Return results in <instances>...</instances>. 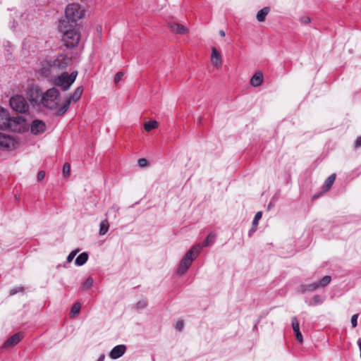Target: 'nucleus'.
<instances>
[{
    "mask_svg": "<svg viewBox=\"0 0 361 361\" xmlns=\"http://www.w3.org/2000/svg\"><path fill=\"white\" fill-rule=\"evenodd\" d=\"M76 25L69 24L66 20H62L59 22V28L63 33L62 41L64 45L68 48L76 47L80 39V34L75 29Z\"/></svg>",
    "mask_w": 361,
    "mask_h": 361,
    "instance_id": "obj_1",
    "label": "nucleus"
},
{
    "mask_svg": "<svg viewBox=\"0 0 361 361\" xmlns=\"http://www.w3.org/2000/svg\"><path fill=\"white\" fill-rule=\"evenodd\" d=\"M60 102V92L56 87H51L43 93L41 105L49 109H55Z\"/></svg>",
    "mask_w": 361,
    "mask_h": 361,
    "instance_id": "obj_2",
    "label": "nucleus"
},
{
    "mask_svg": "<svg viewBox=\"0 0 361 361\" xmlns=\"http://www.w3.org/2000/svg\"><path fill=\"white\" fill-rule=\"evenodd\" d=\"M84 10L78 4H69L65 11L66 18L69 24L76 25V22L84 16Z\"/></svg>",
    "mask_w": 361,
    "mask_h": 361,
    "instance_id": "obj_3",
    "label": "nucleus"
},
{
    "mask_svg": "<svg viewBox=\"0 0 361 361\" xmlns=\"http://www.w3.org/2000/svg\"><path fill=\"white\" fill-rule=\"evenodd\" d=\"M78 75L77 71H73L71 74L67 72L63 73L54 80V85L61 87L62 90H68L71 85L74 82Z\"/></svg>",
    "mask_w": 361,
    "mask_h": 361,
    "instance_id": "obj_4",
    "label": "nucleus"
},
{
    "mask_svg": "<svg viewBox=\"0 0 361 361\" xmlns=\"http://www.w3.org/2000/svg\"><path fill=\"white\" fill-rule=\"evenodd\" d=\"M10 105L14 111L20 113H25L29 109L27 101L19 94L14 95L10 99Z\"/></svg>",
    "mask_w": 361,
    "mask_h": 361,
    "instance_id": "obj_5",
    "label": "nucleus"
},
{
    "mask_svg": "<svg viewBox=\"0 0 361 361\" xmlns=\"http://www.w3.org/2000/svg\"><path fill=\"white\" fill-rule=\"evenodd\" d=\"M43 93L37 85H31L27 90V97L32 104L41 105Z\"/></svg>",
    "mask_w": 361,
    "mask_h": 361,
    "instance_id": "obj_6",
    "label": "nucleus"
},
{
    "mask_svg": "<svg viewBox=\"0 0 361 361\" xmlns=\"http://www.w3.org/2000/svg\"><path fill=\"white\" fill-rule=\"evenodd\" d=\"M17 142L10 135L0 133V149L11 151L16 147Z\"/></svg>",
    "mask_w": 361,
    "mask_h": 361,
    "instance_id": "obj_7",
    "label": "nucleus"
},
{
    "mask_svg": "<svg viewBox=\"0 0 361 361\" xmlns=\"http://www.w3.org/2000/svg\"><path fill=\"white\" fill-rule=\"evenodd\" d=\"M24 120L20 117H9L8 122L3 129L9 130L15 133H19L22 130Z\"/></svg>",
    "mask_w": 361,
    "mask_h": 361,
    "instance_id": "obj_8",
    "label": "nucleus"
},
{
    "mask_svg": "<svg viewBox=\"0 0 361 361\" xmlns=\"http://www.w3.org/2000/svg\"><path fill=\"white\" fill-rule=\"evenodd\" d=\"M71 63V59L66 56L61 55L59 57H57L56 59H55L53 62V67L57 68L58 69L62 70L65 69Z\"/></svg>",
    "mask_w": 361,
    "mask_h": 361,
    "instance_id": "obj_9",
    "label": "nucleus"
},
{
    "mask_svg": "<svg viewBox=\"0 0 361 361\" xmlns=\"http://www.w3.org/2000/svg\"><path fill=\"white\" fill-rule=\"evenodd\" d=\"M46 130L45 123L39 120L32 121L30 127L31 133L34 135H39L44 133Z\"/></svg>",
    "mask_w": 361,
    "mask_h": 361,
    "instance_id": "obj_10",
    "label": "nucleus"
},
{
    "mask_svg": "<svg viewBox=\"0 0 361 361\" xmlns=\"http://www.w3.org/2000/svg\"><path fill=\"white\" fill-rule=\"evenodd\" d=\"M211 63L217 68H219L222 65L221 55L215 47L212 48Z\"/></svg>",
    "mask_w": 361,
    "mask_h": 361,
    "instance_id": "obj_11",
    "label": "nucleus"
},
{
    "mask_svg": "<svg viewBox=\"0 0 361 361\" xmlns=\"http://www.w3.org/2000/svg\"><path fill=\"white\" fill-rule=\"evenodd\" d=\"M192 258H188V257H184L180 261V265L178 268L177 272L178 274H185L188 269L190 268V265L192 264Z\"/></svg>",
    "mask_w": 361,
    "mask_h": 361,
    "instance_id": "obj_12",
    "label": "nucleus"
},
{
    "mask_svg": "<svg viewBox=\"0 0 361 361\" xmlns=\"http://www.w3.org/2000/svg\"><path fill=\"white\" fill-rule=\"evenodd\" d=\"M23 338V334L18 332L11 336L4 344V348H10L17 345Z\"/></svg>",
    "mask_w": 361,
    "mask_h": 361,
    "instance_id": "obj_13",
    "label": "nucleus"
},
{
    "mask_svg": "<svg viewBox=\"0 0 361 361\" xmlns=\"http://www.w3.org/2000/svg\"><path fill=\"white\" fill-rule=\"evenodd\" d=\"M126 350V347L125 345H118L111 350L109 356L114 360L118 359L125 353Z\"/></svg>",
    "mask_w": 361,
    "mask_h": 361,
    "instance_id": "obj_14",
    "label": "nucleus"
},
{
    "mask_svg": "<svg viewBox=\"0 0 361 361\" xmlns=\"http://www.w3.org/2000/svg\"><path fill=\"white\" fill-rule=\"evenodd\" d=\"M202 249V246H201V244H196L193 245L185 255V257H188V258H192V261L195 259L199 254L201 252V250Z\"/></svg>",
    "mask_w": 361,
    "mask_h": 361,
    "instance_id": "obj_15",
    "label": "nucleus"
},
{
    "mask_svg": "<svg viewBox=\"0 0 361 361\" xmlns=\"http://www.w3.org/2000/svg\"><path fill=\"white\" fill-rule=\"evenodd\" d=\"M170 30L176 34H185L188 32V29L183 25L171 23L169 24Z\"/></svg>",
    "mask_w": 361,
    "mask_h": 361,
    "instance_id": "obj_16",
    "label": "nucleus"
},
{
    "mask_svg": "<svg viewBox=\"0 0 361 361\" xmlns=\"http://www.w3.org/2000/svg\"><path fill=\"white\" fill-rule=\"evenodd\" d=\"M42 68L39 70V73L44 77H47L51 73V68L53 65H51L49 61H44L42 63Z\"/></svg>",
    "mask_w": 361,
    "mask_h": 361,
    "instance_id": "obj_17",
    "label": "nucleus"
},
{
    "mask_svg": "<svg viewBox=\"0 0 361 361\" xmlns=\"http://www.w3.org/2000/svg\"><path fill=\"white\" fill-rule=\"evenodd\" d=\"M263 82V74L262 72L255 73L251 78L250 84L253 87H259Z\"/></svg>",
    "mask_w": 361,
    "mask_h": 361,
    "instance_id": "obj_18",
    "label": "nucleus"
},
{
    "mask_svg": "<svg viewBox=\"0 0 361 361\" xmlns=\"http://www.w3.org/2000/svg\"><path fill=\"white\" fill-rule=\"evenodd\" d=\"M9 114L7 110L5 109L0 107V127L1 128H4L5 125L8 121Z\"/></svg>",
    "mask_w": 361,
    "mask_h": 361,
    "instance_id": "obj_19",
    "label": "nucleus"
},
{
    "mask_svg": "<svg viewBox=\"0 0 361 361\" xmlns=\"http://www.w3.org/2000/svg\"><path fill=\"white\" fill-rule=\"evenodd\" d=\"M262 216V212H258L256 213V214L254 217V219L252 221V228L249 231V235H251L252 233H253L256 231V228L258 226L259 221L261 219Z\"/></svg>",
    "mask_w": 361,
    "mask_h": 361,
    "instance_id": "obj_20",
    "label": "nucleus"
},
{
    "mask_svg": "<svg viewBox=\"0 0 361 361\" xmlns=\"http://www.w3.org/2000/svg\"><path fill=\"white\" fill-rule=\"evenodd\" d=\"M336 179V174H331L329 176L326 180H325L324 185H323V189L324 191H328L334 184Z\"/></svg>",
    "mask_w": 361,
    "mask_h": 361,
    "instance_id": "obj_21",
    "label": "nucleus"
},
{
    "mask_svg": "<svg viewBox=\"0 0 361 361\" xmlns=\"http://www.w3.org/2000/svg\"><path fill=\"white\" fill-rule=\"evenodd\" d=\"M269 7H264L262 9L259 10L257 13V19L259 22H263L265 20L266 16L268 15L269 12Z\"/></svg>",
    "mask_w": 361,
    "mask_h": 361,
    "instance_id": "obj_22",
    "label": "nucleus"
},
{
    "mask_svg": "<svg viewBox=\"0 0 361 361\" xmlns=\"http://www.w3.org/2000/svg\"><path fill=\"white\" fill-rule=\"evenodd\" d=\"M87 259L88 254L87 252H82L77 257L75 263L77 266H82L86 263Z\"/></svg>",
    "mask_w": 361,
    "mask_h": 361,
    "instance_id": "obj_23",
    "label": "nucleus"
},
{
    "mask_svg": "<svg viewBox=\"0 0 361 361\" xmlns=\"http://www.w3.org/2000/svg\"><path fill=\"white\" fill-rule=\"evenodd\" d=\"M215 239H216V234L212 232L207 235V238L204 240V241L201 245V246H202V247L209 246V245L214 244V243L215 242Z\"/></svg>",
    "mask_w": 361,
    "mask_h": 361,
    "instance_id": "obj_24",
    "label": "nucleus"
},
{
    "mask_svg": "<svg viewBox=\"0 0 361 361\" xmlns=\"http://www.w3.org/2000/svg\"><path fill=\"white\" fill-rule=\"evenodd\" d=\"M109 228V224L107 219H104L100 222L99 224V235H105Z\"/></svg>",
    "mask_w": 361,
    "mask_h": 361,
    "instance_id": "obj_25",
    "label": "nucleus"
},
{
    "mask_svg": "<svg viewBox=\"0 0 361 361\" xmlns=\"http://www.w3.org/2000/svg\"><path fill=\"white\" fill-rule=\"evenodd\" d=\"M83 92V87L82 86H80L76 88V90L74 91V92L69 97L70 99H71L73 102H77L81 97Z\"/></svg>",
    "mask_w": 361,
    "mask_h": 361,
    "instance_id": "obj_26",
    "label": "nucleus"
},
{
    "mask_svg": "<svg viewBox=\"0 0 361 361\" xmlns=\"http://www.w3.org/2000/svg\"><path fill=\"white\" fill-rule=\"evenodd\" d=\"M159 126V123L156 121H149L145 123L144 128L147 132H149L152 130L157 128Z\"/></svg>",
    "mask_w": 361,
    "mask_h": 361,
    "instance_id": "obj_27",
    "label": "nucleus"
},
{
    "mask_svg": "<svg viewBox=\"0 0 361 361\" xmlns=\"http://www.w3.org/2000/svg\"><path fill=\"white\" fill-rule=\"evenodd\" d=\"M92 284H93V279L90 276L84 282V283L82 285V288L84 290H88L92 287Z\"/></svg>",
    "mask_w": 361,
    "mask_h": 361,
    "instance_id": "obj_28",
    "label": "nucleus"
},
{
    "mask_svg": "<svg viewBox=\"0 0 361 361\" xmlns=\"http://www.w3.org/2000/svg\"><path fill=\"white\" fill-rule=\"evenodd\" d=\"M291 324H292V327H293L294 332L300 330L299 322L295 317H293L291 319Z\"/></svg>",
    "mask_w": 361,
    "mask_h": 361,
    "instance_id": "obj_29",
    "label": "nucleus"
},
{
    "mask_svg": "<svg viewBox=\"0 0 361 361\" xmlns=\"http://www.w3.org/2000/svg\"><path fill=\"white\" fill-rule=\"evenodd\" d=\"M331 281V277L330 276H324L322 279L321 281L319 282L321 287L326 286L328 284H329Z\"/></svg>",
    "mask_w": 361,
    "mask_h": 361,
    "instance_id": "obj_30",
    "label": "nucleus"
},
{
    "mask_svg": "<svg viewBox=\"0 0 361 361\" xmlns=\"http://www.w3.org/2000/svg\"><path fill=\"white\" fill-rule=\"evenodd\" d=\"M321 287L319 283H314L312 284H309L306 286L305 290L307 291H314L317 290L318 288Z\"/></svg>",
    "mask_w": 361,
    "mask_h": 361,
    "instance_id": "obj_31",
    "label": "nucleus"
},
{
    "mask_svg": "<svg viewBox=\"0 0 361 361\" xmlns=\"http://www.w3.org/2000/svg\"><path fill=\"white\" fill-rule=\"evenodd\" d=\"M81 308V304L80 302L75 303L71 308V313L73 314H78Z\"/></svg>",
    "mask_w": 361,
    "mask_h": 361,
    "instance_id": "obj_32",
    "label": "nucleus"
},
{
    "mask_svg": "<svg viewBox=\"0 0 361 361\" xmlns=\"http://www.w3.org/2000/svg\"><path fill=\"white\" fill-rule=\"evenodd\" d=\"M71 166L68 163H65L63 166V173L64 176L68 177L70 176Z\"/></svg>",
    "mask_w": 361,
    "mask_h": 361,
    "instance_id": "obj_33",
    "label": "nucleus"
},
{
    "mask_svg": "<svg viewBox=\"0 0 361 361\" xmlns=\"http://www.w3.org/2000/svg\"><path fill=\"white\" fill-rule=\"evenodd\" d=\"M299 20H300V23L302 25H307L311 22L310 18L307 16H301Z\"/></svg>",
    "mask_w": 361,
    "mask_h": 361,
    "instance_id": "obj_34",
    "label": "nucleus"
},
{
    "mask_svg": "<svg viewBox=\"0 0 361 361\" xmlns=\"http://www.w3.org/2000/svg\"><path fill=\"white\" fill-rule=\"evenodd\" d=\"M24 288L23 287H17L15 288H13L10 290V295H14L15 294L18 293H23Z\"/></svg>",
    "mask_w": 361,
    "mask_h": 361,
    "instance_id": "obj_35",
    "label": "nucleus"
},
{
    "mask_svg": "<svg viewBox=\"0 0 361 361\" xmlns=\"http://www.w3.org/2000/svg\"><path fill=\"white\" fill-rule=\"evenodd\" d=\"M123 76V73L121 71L118 72L114 77V83L118 84Z\"/></svg>",
    "mask_w": 361,
    "mask_h": 361,
    "instance_id": "obj_36",
    "label": "nucleus"
},
{
    "mask_svg": "<svg viewBox=\"0 0 361 361\" xmlns=\"http://www.w3.org/2000/svg\"><path fill=\"white\" fill-rule=\"evenodd\" d=\"M68 109L66 108L64 106H61L58 111H56V115L61 116H63Z\"/></svg>",
    "mask_w": 361,
    "mask_h": 361,
    "instance_id": "obj_37",
    "label": "nucleus"
},
{
    "mask_svg": "<svg viewBox=\"0 0 361 361\" xmlns=\"http://www.w3.org/2000/svg\"><path fill=\"white\" fill-rule=\"evenodd\" d=\"M79 252V250H76L75 251L71 252L67 257V262H71L75 256L77 255V253Z\"/></svg>",
    "mask_w": 361,
    "mask_h": 361,
    "instance_id": "obj_38",
    "label": "nucleus"
},
{
    "mask_svg": "<svg viewBox=\"0 0 361 361\" xmlns=\"http://www.w3.org/2000/svg\"><path fill=\"white\" fill-rule=\"evenodd\" d=\"M312 300H313V302H314V305H316V304H319V303H321V302H322L321 298H320V296H319V295H314V296L313 297V298H312ZM309 305H313V303H312V302H310V303H309Z\"/></svg>",
    "mask_w": 361,
    "mask_h": 361,
    "instance_id": "obj_39",
    "label": "nucleus"
},
{
    "mask_svg": "<svg viewBox=\"0 0 361 361\" xmlns=\"http://www.w3.org/2000/svg\"><path fill=\"white\" fill-rule=\"evenodd\" d=\"M357 318H358L357 314H353L351 317V324H352L353 327H354V328L356 327L357 325Z\"/></svg>",
    "mask_w": 361,
    "mask_h": 361,
    "instance_id": "obj_40",
    "label": "nucleus"
},
{
    "mask_svg": "<svg viewBox=\"0 0 361 361\" xmlns=\"http://www.w3.org/2000/svg\"><path fill=\"white\" fill-rule=\"evenodd\" d=\"M295 338H296L297 341L299 343H302L303 341V338H302V334L300 333V330L295 331Z\"/></svg>",
    "mask_w": 361,
    "mask_h": 361,
    "instance_id": "obj_41",
    "label": "nucleus"
},
{
    "mask_svg": "<svg viewBox=\"0 0 361 361\" xmlns=\"http://www.w3.org/2000/svg\"><path fill=\"white\" fill-rule=\"evenodd\" d=\"M183 326H184L183 322L182 320H179L176 322L175 327L177 330L180 331L183 329Z\"/></svg>",
    "mask_w": 361,
    "mask_h": 361,
    "instance_id": "obj_42",
    "label": "nucleus"
},
{
    "mask_svg": "<svg viewBox=\"0 0 361 361\" xmlns=\"http://www.w3.org/2000/svg\"><path fill=\"white\" fill-rule=\"evenodd\" d=\"M138 164L141 167H145L147 165V160L144 158L140 159H138Z\"/></svg>",
    "mask_w": 361,
    "mask_h": 361,
    "instance_id": "obj_43",
    "label": "nucleus"
},
{
    "mask_svg": "<svg viewBox=\"0 0 361 361\" xmlns=\"http://www.w3.org/2000/svg\"><path fill=\"white\" fill-rule=\"evenodd\" d=\"M146 306H147V302L145 300H141L137 303V307L139 309H143Z\"/></svg>",
    "mask_w": 361,
    "mask_h": 361,
    "instance_id": "obj_44",
    "label": "nucleus"
},
{
    "mask_svg": "<svg viewBox=\"0 0 361 361\" xmlns=\"http://www.w3.org/2000/svg\"><path fill=\"white\" fill-rule=\"evenodd\" d=\"M72 100L69 97L65 100V102L63 103L62 106H64L68 109H69L70 104L71 103Z\"/></svg>",
    "mask_w": 361,
    "mask_h": 361,
    "instance_id": "obj_45",
    "label": "nucleus"
},
{
    "mask_svg": "<svg viewBox=\"0 0 361 361\" xmlns=\"http://www.w3.org/2000/svg\"><path fill=\"white\" fill-rule=\"evenodd\" d=\"M360 147H361V136L357 137L355 142V147L357 148Z\"/></svg>",
    "mask_w": 361,
    "mask_h": 361,
    "instance_id": "obj_46",
    "label": "nucleus"
},
{
    "mask_svg": "<svg viewBox=\"0 0 361 361\" xmlns=\"http://www.w3.org/2000/svg\"><path fill=\"white\" fill-rule=\"evenodd\" d=\"M44 176L45 172L44 171H40L37 174V180L40 181L44 179Z\"/></svg>",
    "mask_w": 361,
    "mask_h": 361,
    "instance_id": "obj_47",
    "label": "nucleus"
},
{
    "mask_svg": "<svg viewBox=\"0 0 361 361\" xmlns=\"http://www.w3.org/2000/svg\"><path fill=\"white\" fill-rule=\"evenodd\" d=\"M219 35H220L221 37H225L226 33H225V32H224L223 30H221L219 31Z\"/></svg>",
    "mask_w": 361,
    "mask_h": 361,
    "instance_id": "obj_48",
    "label": "nucleus"
},
{
    "mask_svg": "<svg viewBox=\"0 0 361 361\" xmlns=\"http://www.w3.org/2000/svg\"><path fill=\"white\" fill-rule=\"evenodd\" d=\"M104 357H104V355H102V356L98 359V360H97V361H104Z\"/></svg>",
    "mask_w": 361,
    "mask_h": 361,
    "instance_id": "obj_49",
    "label": "nucleus"
},
{
    "mask_svg": "<svg viewBox=\"0 0 361 361\" xmlns=\"http://www.w3.org/2000/svg\"><path fill=\"white\" fill-rule=\"evenodd\" d=\"M112 209H115L116 212L118 210V207L117 206H113Z\"/></svg>",
    "mask_w": 361,
    "mask_h": 361,
    "instance_id": "obj_50",
    "label": "nucleus"
},
{
    "mask_svg": "<svg viewBox=\"0 0 361 361\" xmlns=\"http://www.w3.org/2000/svg\"><path fill=\"white\" fill-rule=\"evenodd\" d=\"M317 195H314V196H313V199H315V198H317Z\"/></svg>",
    "mask_w": 361,
    "mask_h": 361,
    "instance_id": "obj_51",
    "label": "nucleus"
}]
</instances>
